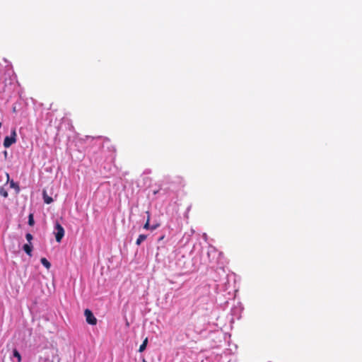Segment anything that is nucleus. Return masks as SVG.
<instances>
[{"instance_id":"1","label":"nucleus","mask_w":362,"mask_h":362,"mask_svg":"<svg viewBox=\"0 0 362 362\" xmlns=\"http://www.w3.org/2000/svg\"><path fill=\"white\" fill-rule=\"evenodd\" d=\"M16 142V132L13 129L11 131L10 136H6L4 141V146L5 148H9L12 144Z\"/></svg>"},{"instance_id":"2","label":"nucleus","mask_w":362,"mask_h":362,"mask_svg":"<svg viewBox=\"0 0 362 362\" xmlns=\"http://www.w3.org/2000/svg\"><path fill=\"white\" fill-rule=\"evenodd\" d=\"M55 239L57 243H60L64 235V229L59 223L55 224Z\"/></svg>"},{"instance_id":"3","label":"nucleus","mask_w":362,"mask_h":362,"mask_svg":"<svg viewBox=\"0 0 362 362\" xmlns=\"http://www.w3.org/2000/svg\"><path fill=\"white\" fill-rule=\"evenodd\" d=\"M84 315L86 317V322L89 325H95L97 324V319L95 317L91 310L86 309L84 311Z\"/></svg>"},{"instance_id":"4","label":"nucleus","mask_w":362,"mask_h":362,"mask_svg":"<svg viewBox=\"0 0 362 362\" xmlns=\"http://www.w3.org/2000/svg\"><path fill=\"white\" fill-rule=\"evenodd\" d=\"M25 252L30 257L32 256L33 245L32 243H26L23 247Z\"/></svg>"},{"instance_id":"5","label":"nucleus","mask_w":362,"mask_h":362,"mask_svg":"<svg viewBox=\"0 0 362 362\" xmlns=\"http://www.w3.org/2000/svg\"><path fill=\"white\" fill-rule=\"evenodd\" d=\"M43 199H44L45 203H46L47 204H51L53 202L52 198L49 197L47 194V192L45 190L43 191Z\"/></svg>"},{"instance_id":"6","label":"nucleus","mask_w":362,"mask_h":362,"mask_svg":"<svg viewBox=\"0 0 362 362\" xmlns=\"http://www.w3.org/2000/svg\"><path fill=\"white\" fill-rule=\"evenodd\" d=\"M40 262L42 263V264L47 269H49L50 267H51V264L50 262L45 258V257H42L40 259Z\"/></svg>"},{"instance_id":"7","label":"nucleus","mask_w":362,"mask_h":362,"mask_svg":"<svg viewBox=\"0 0 362 362\" xmlns=\"http://www.w3.org/2000/svg\"><path fill=\"white\" fill-rule=\"evenodd\" d=\"M147 238V235H144V234H141L139 235L136 241V244L137 245H140L141 244V243L143 241H144Z\"/></svg>"},{"instance_id":"8","label":"nucleus","mask_w":362,"mask_h":362,"mask_svg":"<svg viewBox=\"0 0 362 362\" xmlns=\"http://www.w3.org/2000/svg\"><path fill=\"white\" fill-rule=\"evenodd\" d=\"M147 344H148V338L146 337L144 340L143 343L140 345L139 349V352H143L146 349Z\"/></svg>"},{"instance_id":"9","label":"nucleus","mask_w":362,"mask_h":362,"mask_svg":"<svg viewBox=\"0 0 362 362\" xmlns=\"http://www.w3.org/2000/svg\"><path fill=\"white\" fill-rule=\"evenodd\" d=\"M9 183H10V187L11 188H13L16 190L17 192H19L20 191V187H19V185L18 184L16 183L13 180L9 181Z\"/></svg>"},{"instance_id":"10","label":"nucleus","mask_w":362,"mask_h":362,"mask_svg":"<svg viewBox=\"0 0 362 362\" xmlns=\"http://www.w3.org/2000/svg\"><path fill=\"white\" fill-rule=\"evenodd\" d=\"M13 355L14 357L17 358L18 362H21V356L19 351L17 349H13Z\"/></svg>"},{"instance_id":"11","label":"nucleus","mask_w":362,"mask_h":362,"mask_svg":"<svg viewBox=\"0 0 362 362\" xmlns=\"http://www.w3.org/2000/svg\"><path fill=\"white\" fill-rule=\"evenodd\" d=\"M34 223H35V221H34L33 214H30L28 216V224H29V226H33L34 225Z\"/></svg>"},{"instance_id":"12","label":"nucleus","mask_w":362,"mask_h":362,"mask_svg":"<svg viewBox=\"0 0 362 362\" xmlns=\"http://www.w3.org/2000/svg\"><path fill=\"white\" fill-rule=\"evenodd\" d=\"M0 194L6 198L8 197V192L6 191V189H4V187H1L0 188Z\"/></svg>"},{"instance_id":"13","label":"nucleus","mask_w":362,"mask_h":362,"mask_svg":"<svg viewBox=\"0 0 362 362\" xmlns=\"http://www.w3.org/2000/svg\"><path fill=\"white\" fill-rule=\"evenodd\" d=\"M26 240H28V243H31L32 240L33 239V236L30 233H27L25 235Z\"/></svg>"},{"instance_id":"14","label":"nucleus","mask_w":362,"mask_h":362,"mask_svg":"<svg viewBox=\"0 0 362 362\" xmlns=\"http://www.w3.org/2000/svg\"><path fill=\"white\" fill-rule=\"evenodd\" d=\"M144 228L146 230H151L150 221H146L144 225Z\"/></svg>"},{"instance_id":"15","label":"nucleus","mask_w":362,"mask_h":362,"mask_svg":"<svg viewBox=\"0 0 362 362\" xmlns=\"http://www.w3.org/2000/svg\"><path fill=\"white\" fill-rule=\"evenodd\" d=\"M146 214L147 215L146 221H150V219H151V214H150V212L148 211H146Z\"/></svg>"},{"instance_id":"16","label":"nucleus","mask_w":362,"mask_h":362,"mask_svg":"<svg viewBox=\"0 0 362 362\" xmlns=\"http://www.w3.org/2000/svg\"><path fill=\"white\" fill-rule=\"evenodd\" d=\"M158 227V224H157V225H152V226H151V230H156Z\"/></svg>"},{"instance_id":"17","label":"nucleus","mask_w":362,"mask_h":362,"mask_svg":"<svg viewBox=\"0 0 362 362\" xmlns=\"http://www.w3.org/2000/svg\"><path fill=\"white\" fill-rule=\"evenodd\" d=\"M7 182L9 181V174L6 173Z\"/></svg>"},{"instance_id":"18","label":"nucleus","mask_w":362,"mask_h":362,"mask_svg":"<svg viewBox=\"0 0 362 362\" xmlns=\"http://www.w3.org/2000/svg\"><path fill=\"white\" fill-rule=\"evenodd\" d=\"M1 127V123L0 122V127Z\"/></svg>"}]
</instances>
